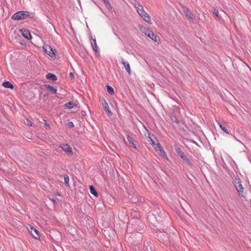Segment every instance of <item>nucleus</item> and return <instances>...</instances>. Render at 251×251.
<instances>
[{
	"mask_svg": "<svg viewBox=\"0 0 251 251\" xmlns=\"http://www.w3.org/2000/svg\"><path fill=\"white\" fill-rule=\"evenodd\" d=\"M89 188H90V191L91 194H92L93 195H94L95 197H98V194L97 192L96 191V189H95V188L93 186H92V185H90L89 186Z\"/></svg>",
	"mask_w": 251,
	"mask_h": 251,
	"instance_id": "f3484780",
	"label": "nucleus"
},
{
	"mask_svg": "<svg viewBox=\"0 0 251 251\" xmlns=\"http://www.w3.org/2000/svg\"><path fill=\"white\" fill-rule=\"evenodd\" d=\"M69 75H70V76L71 78L72 79H74V78H75V77H74V74H73L72 73H70L69 74Z\"/></svg>",
	"mask_w": 251,
	"mask_h": 251,
	"instance_id": "c85d7f7f",
	"label": "nucleus"
},
{
	"mask_svg": "<svg viewBox=\"0 0 251 251\" xmlns=\"http://www.w3.org/2000/svg\"><path fill=\"white\" fill-rule=\"evenodd\" d=\"M46 88L53 94H56L57 92V89L52 86L50 85H46Z\"/></svg>",
	"mask_w": 251,
	"mask_h": 251,
	"instance_id": "4468645a",
	"label": "nucleus"
},
{
	"mask_svg": "<svg viewBox=\"0 0 251 251\" xmlns=\"http://www.w3.org/2000/svg\"><path fill=\"white\" fill-rule=\"evenodd\" d=\"M26 122H25V123L27 125L29 126H32V123L31 121H30L29 120L26 119Z\"/></svg>",
	"mask_w": 251,
	"mask_h": 251,
	"instance_id": "cd10ccee",
	"label": "nucleus"
},
{
	"mask_svg": "<svg viewBox=\"0 0 251 251\" xmlns=\"http://www.w3.org/2000/svg\"><path fill=\"white\" fill-rule=\"evenodd\" d=\"M136 11L142 19L150 25L152 24L150 15L145 11L143 6L139 3H135Z\"/></svg>",
	"mask_w": 251,
	"mask_h": 251,
	"instance_id": "f03ea898",
	"label": "nucleus"
},
{
	"mask_svg": "<svg viewBox=\"0 0 251 251\" xmlns=\"http://www.w3.org/2000/svg\"><path fill=\"white\" fill-rule=\"evenodd\" d=\"M46 77L48 79H51L52 80H56L57 77L55 75L52 74H48L46 75Z\"/></svg>",
	"mask_w": 251,
	"mask_h": 251,
	"instance_id": "6ab92c4d",
	"label": "nucleus"
},
{
	"mask_svg": "<svg viewBox=\"0 0 251 251\" xmlns=\"http://www.w3.org/2000/svg\"><path fill=\"white\" fill-rule=\"evenodd\" d=\"M127 140L128 141V142H129L130 144H131L132 145H133V146L134 148H136V147L135 146V145H134V143H133V141H134V140H133V138H132L131 137H130V136L127 135Z\"/></svg>",
	"mask_w": 251,
	"mask_h": 251,
	"instance_id": "4be33fe9",
	"label": "nucleus"
},
{
	"mask_svg": "<svg viewBox=\"0 0 251 251\" xmlns=\"http://www.w3.org/2000/svg\"><path fill=\"white\" fill-rule=\"evenodd\" d=\"M218 125L222 130H223L224 132H225L227 134H229L228 130L225 126H222V125L220 123H219Z\"/></svg>",
	"mask_w": 251,
	"mask_h": 251,
	"instance_id": "412c9836",
	"label": "nucleus"
},
{
	"mask_svg": "<svg viewBox=\"0 0 251 251\" xmlns=\"http://www.w3.org/2000/svg\"><path fill=\"white\" fill-rule=\"evenodd\" d=\"M107 90L108 92L111 95H114V89L111 86L107 85Z\"/></svg>",
	"mask_w": 251,
	"mask_h": 251,
	"instance_id": "aec40b11",
	"label": "nucleus"
},
{
	"mask_svg": "<svg viewBox=\"0 0 251 251\" xmlns=\"http://www.w3.org/2000/svg\"><path fill=\"white\" fill-rule=\"evenodd\" d=\"M175 151L177 154L180 156V157L183 160V161L188 165H191V162L190 159L186 157L184 153L182 152L181 149L178 147L176 146L175 147Z\"/></svg>",
	"mask_w": 251,
	"mask_h": 251,
	"instance_id": "39448f33",
	"label": "nucleus"
},
{
	"mask_svg": "<svg viewBox=\"0 0 251 251\" xmlns=\"http://www.w3.org/2000/svg\"><path fill=\"white\" fill-rule=\"evenodd\" d=\"M121 62L123 66H124L126 72L129 75H130L131 73V71L129 63L127 61H125L124 59H121Z\"/></svg>",
	"mask_w": 251,
	"mask_h": 251,
	"instance_id": "f8f14e48",
	"label": "nucleus"
},
{
	"mask_svg": "<svg viewBox=\"0 0 251 251\" xmlns=\"http://www.w3.org/2000/svg\"><path fill=\"white\" fill-rule=\"evenodd\" d=\"M212 13L217 18L220 19V16L219 15V12H218V10H217L215 9H213L212 10Z\"/></svg>",
	"mask_w": 251,
	"mask_h": 251,
	"instance_id": "5701e85b",
	"label": "nucleus"
},
{
	"mask_svg": "<svg viewBox=\"0 0 251 251\" xmlns=\"http://www.w3.org/2000/svg\"><path fill=\"white\" fill-rule=\"evenodd\" d=\"M149 138L151 144L155 149V150L157 152V153L162 157H167L164 150L161 147V145H160L157 138H155L153 135L151 134L150 133H149Z\"/></svg>",
	"mask_w": 251,
	"mask_h": 251,
	"instance_id": "f257e3e1",
	"label": "nucleus"
},
{
	"mask_svg": "<svg viewBox=\"0 0 251 251\" xmlns=\"http://www.w3.org/2000/svg\"><path fill=\"white\" fill-rule=\"evenodd\" d=\"M44 125L46 129H50V125L46 121L44 122Z\"/></svg>",
	"mask_w": 251,
	"mask_h": 251,
	"instance_id": "393cba45",
	"label": "nucleus"
},
{
	"mask_svg": "<svg viewBox=\"0 0 251 251\" xmlns=\"http://www.w3.org/2000/svg\"><path fill=\"white\" fill-rule=\"evenodd\" d=\"M91 39L92 40V42H91V45L92 46V48L93 49H94V50H95V52L97 54H99V48H98V46L97 44V42H96V40L95 38H93L92 37H91Z\"/></svg>",
	"mask_w": 251,
	"mask_h": 251,
	"instance_id": "ddd939ff",
	"label": "nucleus"
},
{
	"mask_svg": "<svg viewBox=\"0 0 251 251\" xmlns=\"http://www.w3.org/2000/svg\"><path fill=\"white\" fill-rule=\"evenodd\" d=\"M43 50L50 57L55 56L56 51L55 49L52 48L49 45H45L43 46Z\"/></svg>",
	"mask_w": 251,
	"mask_h": 251,
	"instance_id": "423d86ee",
	"label": "nucleus"
},
{
	"mask_svg": "<svg viewBox=\"0 0 251 251\" xmlns=\"http://www.w3.org/2000/svg\"><path fill=\"white\" fill-rule=\"evenodd\" d=\"M2 85L5 88H10L11 89H13L14 87L13 85L9 81H5L3 82Z\"/></svg>",
	"mask_w": 251,
	"mask_h": 251,
	"instance_id": "2eb2a0df",
	"label": "nucleus"
},
{
	"mask_svg": "<svg viewBox=\"0 0 251 251\" xmlns=\"http://www.w3.org/2000/svg\"><path fill=\"white\" fill-rule=\"evenodd\" d=\"M30 17V14L28 12L20 11L15 13L12 16V19L15 20H23Z\"/></svg>",
	"mask_w": 251,
	"mask_h": 251,
	"instance_id": "20e7f679",
	"label": "nucleus"
},
{
	"mask_svg": "<svg viewBox=\"0 0 251 251\" xmlns=\"http://www.w3.org/2000/svg\"><path fill=\"white\" fill-rule=\"evenodd\" d=\"M234 185L238 193L240 195L242 194L244 191V188L241 183V182L238 179H236L234 182Z\"/></svg>",
	"mask_w": 251,
	"mask_h": 251,
	"instance_id": "6e6552de",
	"label": "nucleus"
},
{
	"mask_svg": "<svg viewBox=\"0 0 251 251\" xmlns=\"http://www.w3.org/2000/svg\"><path fill=\"white\" fill-rule=\"evenodd\" d=\"M68 124L70 125V126H71L72 127L74 126V124L72 122H70Z\"/></svg>",
	"mask_w": 251,
	"mask_h": 251,
	"instance_id": "c756f323",
	"label": "nucleus"
},
{
	"mask_svg": "<svg viewBox=\"0 0 251 251\" xmlns=\"http://www.w3.org/2000/svg\"><path fill=\"white\" fill-rule=\"evenodd\" d=\"M184 12L188 18L191 20H193L192 14L187 8L184 9Z\"/></svg>",
	"mask_w": 251,
	"mask_h": 251,
	"instance_id": "a211bd4d",
	"label": "nucleus"
},
{
	"mask_svg": "<svg viewBox=\"0 0 251 251\" xmlns=\"http://www.w3.org/2000/svg\"><path fill=\"white\" fill-rule=\"evenodd\" d=\"M65 106L68 107L69 109H72L77 106V104L75 103L72 102H69L65 104Z\"/></svg>",
	"mask_w": 251,
	"mask_h": 251,
	"instance_id": "dca6fc26",
	"label": "nucleus"
},
{
	"mask_svg": "<svg viewBox=\"0 0 251 251\" xmlns=\"http://www.w3.org/2000/svg\"><path fill=\"white\" fill-rule=\"evenodd\" d=\"M144 128H145V129L147 130V129L146 128L145 126H144Z\"/></svg>",
	"mask_w": 251,
	"mask_h": 251,
	"instance_id": "7c9ffc66",
	"label": "nucleus"
},
{
	"mask_svg": "<svg viewBox=\"0 0 251 251\" xmlns=\"http://www.w3.org/2000/svg\"><path fill=\"white\" fill-rule=\"evenodd\" d=\"M101 102H102V104L103 106V108H104V110L106 111V112H107V113L108 114V115H111L112 113L111 110H110L109 107L108 106V103L107 102V101L105 100L102 99H101Z\"/></svg>",
	"mask_w": 251,
	"mask_h": 251,
	"instance_id": "9b49d317",
	"label": "nucleus"
},
{
	"mask_svg": "<svg viewBox=\"0 0 251 251\" xmlns=\"http://www.w3.org/2000/svg\"><path fill=\"white\" fill-rule=\"evenodd\" d=\"M104 3L108 7L111 8V4L108 0H102Z\"/></svg>",
	"mask_w": 251,
	"mask_h": 251,
	"instance_id": "bb28decb",
	"label": "nucleus"
},
{
	"mask_svg": "<svg viewBox=\"0 0 251 251\" xmlns=\"http://www.w3.org/2000/svg\"><path fill=\"white\" fill-rule=\"evenodd\" d=\"M28 229L34 238L40 240L39 233L36 229L29 225Z\"/></svg>",
	"mask_w": 251,
	"mask_h": 251,
	"instance_id": "0eeeda50",
	"label": "nucleus"
},
{
	"mask_svg": "<svg viewBox=\"0 0 251 251\" xmlns=\"http://www.w3.org/2000/svg\"><path fill=\"white\" fill-rule=\"evenodd\" d=\"M60 148L67 154H72V148L68 144H63L60 146Z\"/></svg>",
	"mask_w": 251,
	"mask_h": 251,
	"instance_id": "9d476101",
	"label": "nucleus"
},
{
	"mask_svg": "<svg viewBox=\"0 0 251 251\" xmlns=\"http://www.w3.org/2000/svg\"><path fill=\"white\" fill-rule=\"evenodd\" d=\"M64 179L65 181V184L68 185L69 182V177L67 175H64Z\"/></svg>",
	"mask_w": 251,
	"mask_h": 251,
	"instance_id": "b1692460",
	"label": "nucleus"
},
{
	"mask_svg": "<svg viewBox=\"0 0 251 251\" xmlns=\"http://www.w3.org/2000/svg\"><path fill=\"white\" fill-rule=\"evenodd\" d=\"M22 35L25 39L30 40L31 39V35L29 31L26 29H22L20 30Z\"/></svg>",
	"mask_w": 251,
	"mask_h": 251,
	"instance_id": "1a4fd4ad",
	"label": "nucleus"
},
{
	"mask_svg": "<svg viewBox=\"0 0 251 251\" xmlns=\"http://www.w3.org/2000/svg\"><path fill=\"white\" fill-rule=\"evenodd\" d=\"M104 3L108 7L111 8V4L108 0H102Z\"/></svg>",
	"mask_w": 251,
	"mask_h": 251,
	"instance_id": "a878e982",
	"label": "nucleus"
},
{
	"mask_svg": "<svg viewBox=\"0 0 251 251\" xmlns=\"http://www.w3.org/2000/svg\"><path fill=\"white\" fill-rule=\"evenodd\" d=\"M140 31L144 33L147 37L150 38L154 42L159 44L160 42L159 37L154 34L152 31L150 30L149 28L145 27H140Z\"/></svg>",
	"mask_w": 251,
	"mask_h": 251,
	"instance_id": "7ed1b4c3",
	"label": "nucleus"
}]
</instances>
